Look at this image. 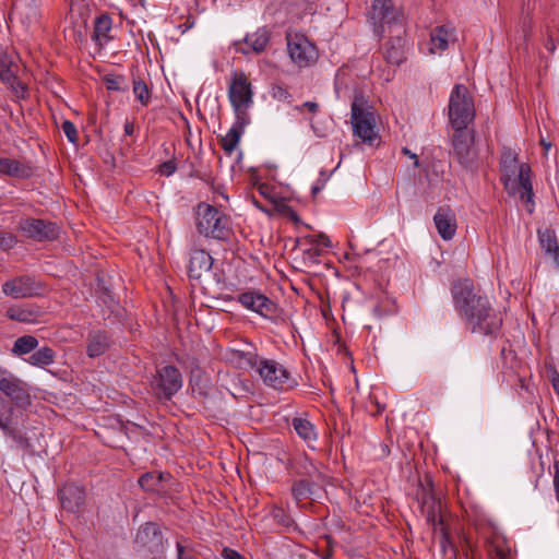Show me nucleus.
I'll return each instance as SVG.
<instances>
[{
  "mask_svg": "<svg viewBox=\"0 0 559 559\" xmlns=\"http://www.w3.org/2000/svg\"><path fill=\"white\" fill-rule=\"evenodd\" d=\"M370 14L374 23L392 24L399 19L392 0H372Z\"/></svg>",
  "mask_w": 559,
  "mask_h": 559,
  "instance_id": "obj_22",
  "label": "nucleus"
},
{
  "mask_svg": "<svg viewBox=\"0 0 559 559\" xmlns=\"http://www.w3.org/2000/svg\"><path fill=\"white\" fill-rule=\"evenodd\" d=\"M283 213L288 216L293 222H299V216L295 210H293L290 206L285 205L283 207Z\"/></svg>",
  "mask_w": 559,
  "mask_h": 559,
  "instance_id": "obj_53",
  "label": "nucleus"
},
{
  "mask_svg": "<svg viewBox=\"0 0 559 559\" xmlns=\"http://www.w3.org/2000/svg\"><path fill=\"white\" fill-rule=\"evenodd\" d=\"M197 228L204 237L226 240L231 234L229 217L217 207L201 202L195 209Z\"/></svg>",
  "mask_w": 559,
  "mask_h": 559,
  "instance_id": "obj_3",
  "label": "nucleus"
},
{
  "mask_svg": "<svg viewBox=\"0 0 559 559\" xmlns=\"http://www.w3.org/2000/svg\"><path fill=\"white\" fill-rule=\"evenodd\" d=\"M322 190V185H313L311 188L312 197H316L318 193H320Z\"/></svg>",
  "mask_w": 559,
  "mask_h": 559,
  "instance_id": "obj_62",
  "label": "nucleus"
},
{
  "mask_svg": "<svg viewBox=\"0 0 559 559\" xmlns=\"http://www.w3.org/2000/svg\"><path fill=\"white\" fill-rule=\"evenodd\" d=\"M242 133L243 132H241L240 130L236 129L235 127H231L226 133V135L222 136L219 140L222 148L228 154L233 153L234 150L237 147Z\"/></svg>",
  "mask_w": 559,
  "mask_h": 559,
  "instance_id": "obj_38",
  "label": "nucleus"
},
{
  "mask_svg": "<svg viewBox=\"0 0 559 559\" xmlns=\"http://www.w3.org/2000/svg\"><path fill=\"white\" fill-rule=\"evenodd\" d=\"M177 169L175 159L164 162L159 165L158 171L162 176H171Z\"/></svg>",
  "mask_w": 559,
  "mask_h": 559,
  "instance_id": "obj_46",
  "label": "nucleus"
},
{
  "mask_svg": "<svg viewBox=\"0 0 559 559\" xmlns=\"http://www.w3.org/2000/svg\"><path fill=\"white\" fill-rule=\"evenodd\" d=\"M316 473H318L317 467L312 464V462L305 457L302 461V471H297V474L312 477Z\"/></svg>",
  "mask_w": 559,
  "mask_h": 559,
  "instance_id": "obj_48",
  "label": "nucleus"
},
{
  "mask_svg": "<svg viewBox=\"0 0 559 559\" xmlns=\"http://www.w3.org/2000/svg\"><path fill=\"white\" fill-rule=\"evenodd\" d=\"M292 427L308 443L317 439L314 426L308 419L295 417L292 420Z\"/></svg>",
  "mask_w": 559,
  "mask_h": 559,
  "instance_id": "obj_32",
  "label": "nucleus"
},
{
  "mask_svg": "<svg viewBox=\"0 0 559 559\" xmlns=\"http://www.w3.org/2000/svg\"><path fill=\"white\" fill-rule=\"evenodd\" d=\"M453 306L472 333L497 336L502 325L501 316L488 297L476 289L471 280H457L451 285Z\"/></svg>",
  "mask_w": 559,
  "mask_h": 559,
  "instance_id": "obj_1",
  "label": "nucleus"
},
{
  "mask_svg": "<svg viewBox=\"0 0 559 559\" xmlns=\"http://www.w3.org/2000/svg\"><path fill=\"white\" fill-rule=\"evenodd\" d=\"M169 478V473L152 471L142 474L138 483L140 487L145 491L160 492L164 490L163 483Z\"/></svg>",
  "mask_w": 559,
  "mask_h": 559,
  "instance_id": "obj_26",
  "label": "nucleus"
},
{
  "mask_svg": "<svg viewBox=\"0 0 559 559\" xmlns=\"http://www.w3.org/2000/svg\"><path fill=\"white\" fill-rule=\"evenodd\" d=\"M438 523H439L438 532L433 533V534L438 536L440 551L443 557L449 556L450 558H455L456 557V547L450 536L449 530L444 523V519H439Z\"/></svg>",
  "mask_w": 559,
  "mask_h": 559,
  "instance_id": "obj_30",
  "label": "nucleus"
},
{
  "mask_svg": "<svg viewBox=\"0 0 559 559\" xmlns=\"http://www.w3.org/2000/svg\"><path fill=\"white\" fill-rule=\"evenodd\" d=\"M11 86V88L13 90L15 96L17 98H25L26 95H27V86L22 83L17 78H16V82H14V84H9Z\"/></svg>",
  "mask_w": 559,
  "mask_h": 559,
  "instance_id": "obj_49",
  "label": "nucleus"
},
{
  "mask_svg": "<svg viewBox=\"0 0 559 559\" xmlns=\"http://www.w3.org/2000/svg\"><path fill=\"white\" fill-rule=\"evenodd\" d=\"M237 301L246 309L254 311L266 319H273L277 312L276 304L259 290L241 293L238 295Z\"/></svg>",
  "mask_w": 559,
  "mask_h": 559,
  "instance_id": "obj_14",
  "label": "nucleus"
},
{
  "mask_svg": "<svg viewBox=\"0 0 559 559\" xmlns=\"http://www.w3.org/2000/svg\"><path fill=\"white\" fill-rule=\"evenodd\" d=\"M428 486L429 489L423 487V493L419 498L421 500V513L425 515L427 523L432 526L433 533H437L439 528L438 520L443 519L441 514L442 504L431 491V480H428Z\"/></svg>",
  "mask_w": 559,
  "mask_h": 559,
  "instance_id": "obj_16",
  "label": "nucleus"
},
{
  "mask_svg": "<svg viewBox=\"0 0 559 559\" xmlns=\"http://www.w3.org/2000/svg\"><path fill=\"white\" fill-rule=\"evenodd\" d=\"M377 411L373 413V415H378L384 411V406L380 405L379 403H376Z\"/></svg>",
  "mask_w": 559,
  "mask_h": 559,
  "instance_id": "obj_64",
  "label": "nucleus"
},
{
  "mask_svg": "<svg viewBox=\"0 0 559 559\" xmlns=\"http://www.w3.org/2000/svg\"><path fill=\"white\" fill-rule=\"evenodd\" d=\"M133 94L135 98L143 105L147 106L152 98V93L147 84L142 80H133Z\"/></svg>",
  "mask_w": 559,
  "mask_h": 559,
  "instance_id": "obj_40",
  "label": "nucleus"
},
{
  "mask_svg": "<svg viewBox=\"0 0 559 559\" xmlns=\"http://www.w3.org/2000/svg\"><path fill=\"white\" fill-rule=\"evenodd\" d=\"M403 153L407 156H409L411 158H414L415 159V166H418V159H417V155L416 154H413L408 148L404 147L403 148Z\"/></svg>",
  "mask_w": 559,
  "mask_h": 559,
  "instance_id": "obj_59",
  "label": "nucleus"
},
{
  "mask_svg": "<svg viewBox=\"0 0 559 559\" xmlns=\"http://www.w3.org/2000/svg\"><path fill=\"white\" fill-rule=\"evenodd\" d=\"M247 109L248 108L240 107L238 108V110H234L236 115V120L233 127L240 130L241 132L245 131L246 126L249 123V116L247 114Z\"/></svg>",
  "mask_w": 559,
  "mask_h": 559,
  "instance_id": "obj_42",
  "label": "nucleus"
},
{
  "mask_svg": "<svg viewBox=\"0 0 559 559\" xmlns=\"http://www.w3.org/2000/svg\"><path fill=\"white\" fill-rule=\"evenodd\" d=\"M551 384L554 388V391L559 396V373L555 371L551 377Z\"/></svg>",
  "mask_w": 559,
  "mask_h": 559,
  "instance_id": "obj_54",
  "label": "nucleus"
},
{
  "mask_svg": "<svg viewBox=\"0 0 559 559\" xmlns=\"http://www.w3.org/2000/svg\"><path fill=\"white\" fill-rule=\"evenodd\" d=\"M332 555H333V550L332 549H329L326 548L325 550L322 551V554L320 555V557L322 559H331L332 558Z\"/></svg>",
  "mask_w": 559,
  "mask_h": 559,
  "instance_id": "obj_60",
  "label": "nucleus"
},
{
  "mask_svg": "<svg viewBox=\"0 0 559 559\" xmlns=\"http://www.w3.org/2000/svg\"><path fill=\"white\" fill-rule=\"evenodd\" d=\"M112 31V19L108 13H102L94 20V29L92 39L97 43L100 47L107 45L114 39L111 35Z\"/></svg>",
  "mask_w": 559,
  "mask_h": 559,
  "instance_id": "obj_23",
  "label": "nucleus"
},
{
  "mask_svg": "<svg viewBox=\"0 0 559 559\" xmlns=\"http://www.w3.org/2000/svg\"><path fill=\"white\" fill-rule=\"evenodd\" d=\"M321 255V250L314 245H310V248L304 251V258L309 259L312 262H317L318 258Z\"/></svg>",
  "mask_w": 559,
  "mask_h": 559,
  "instance_id": "obj_50",
  "label": "nucleus"
},
{
  "mask_svg": "<svg viewBox=\"0 0 559 559\" xmlns=\"http://www.w3.org/2000/svg\"><path fill=\"white\" fill-rule=\"evenodd\" d=\"M287 48L292 60L298 67H307L318 58L316 47L306 37L294 40L288 38Z\"/></svg>",
  "mask_w": 559,
  "mask_h": 559,
  "instance_id": "obj_15",
  "label": "nucleus"
},
{
  "mask_svg": "<svg viewBox=\"0 0 559 559\" xmlns=\"http://www.w3.org/2000/svg\"><path fill=\"white\" fill-rule=\"evenodd\" d=\"M537 234L542 249L559 265V246L555 230L549 227L539 228Z\"/></svg>",
  "mask_w": 559,
  "mask_h": 559,
  "instance_id": "obj_27",
  "label": "nucleus"
},
{
  "mask_svg": "<svg viewBox=\"0 0 559 559\" xmlns=\"http://www.w3.org/2000/svg\"><path fill=\"white\" fill-rule=\"evenodd\" d=\"M273 516L274 519L277 521V523L286 526V527H289L293 523V520L285 514L284 510L283 509H275L273 511Z\"/></svg>",
  "mask_w": 559,
  "mask_h": 559,
  "instance_id": "obj_47",
  "label": "nucleus"
},
{
  "mask_svg": "<svg viewBox=\"0 0 559 559\" xmlns=\"http://www.w3.org/2000/svg\"><path fill=\"white\" fill-rule=\"evenodd\" d=\"M46 289V284L31 274L14 276L2 284V293L13 299L39 297Z\"/></svg>",
  "mask_w": 559,
  "mask_h": 559,
  "instance_id": "obj_10",
  "label": "nucleus"
},
{
  "mask_svg": "<svg viewBox=\"0 0 559 559\" xmlns=\"http://www.w3.org/2000/svg\"><path fill=\"white\" fill-rule=\"evenodd\" d=\"M554 488L555 492L559 493V468L556 467L555 476H554Z\"/></svg>",
  "mask_w": 559,
  "mask_h": 559,
  "instance_id": "obj_57",
  "label": "nucleus"
},
{
  "mask_svg": "<svg viewBox=\"0 0 559 559\" xmlns=\"http://www.w3.org/2000/svg\"><path fill=\"white\" fill-rule=\"evenodd\" d=\"M55 361V350L48 346L41 347L36 352L32 353L27 358V362L44 368L51 365Z\"/></svg>",
  "mask_w": 559,
  "mask_h": 559,
  "instance_id": "obj_33",
  "label": "nucleus"
},
{
  "mask_svg": "<svg viewBox=\"0 0 559 559\" xmlns=\"http://www.w3.org/2000/svg\"><path fill=\"white\" fill-rule=\"evenodd\" d=\"M17 243L15 235L9 231H0V251H8Z\"/></svg>",
  "mask_w": 559,
  "mask_h": 559,
  "instance_id": "obj_41",
  "label": "nucleus"
},
{
  "mask_svg": "<svg viewBox=\"0 0 559 559\" xmlns=\"http://www.w3.org/2000/svg\"><path fill=\"white\" fill-rule=\"evenodd\" d=\"M324 539H325V542H326V548H329V549H332V550H333V547H334V545H335V543H334L333 538H332L330 535H325V536H324Z\"/></svg>",
  "mask_w": 559,
  "mask_h": 559,
  "instance_id": "obj_61",
  "label": "nucleus"
},
{
  "mask_svg": "<svg viewBox=\"0 0 559 559\" xmlns=\"http://www.w3.org/2000/svg\"><path fill=\"white\" fill-rule=\"evenodd\" d=\"M405 39L401 34L390 37L383 46V57L390 64L400 66L405 59L404 52Z\"/></svg>",
  "mask_w": 559,
  "mask_h": 559,
  "instance_id": "obj_25",
  "label": "nucleus"
},
{
  "mask_svg": "<svg viewBox=\"0 0 559 559\" xmlns=\"http://www.w3.org/2000/svg\"><path fill=\"white\" fill-rule=\"evenodd\" d=\"M213 265V258L203 249H195L190 252L189 276L199 280Z\"/></svg>",
  "mask_w": 559,
  "mask_h": 559,
  "instance_id": "obj_21",
  "label": "nucleus"
},
{
  "mask_svg": "<svg viewBox=\"0 0 559 559\" xmlns=\"http://www.w3.org/2000/svg\"><path fill=\"white\" fill-rule=\"evenodd\" d=\"M248 362L251 367L257 368L263 383L272 389L289 390L298 384L290 372L274 359H258L257 356H252L248 359Z\"/></svg>",
  "mask_w": 559,
  "mask_h": 559,
  "instance_id": "obj_4",
  "label": "nucleus"
},
{
  "mask_svg": "<svg viewBox=\"0 0 559 559\" xmlns=\"http://www.w3.org/2000/svg\"><path fill=\"white\" fill-rule=\"evenodd\" d=\"M59 499L62 509L76 512L84 504L85 490L75 484H66L59 489Z\"/></svg>",
  "mask_w": 559,
  "mask_h": 559,
  "instance_id": "obj_17",
  "label": "nucleus"
},
{
  "mask_svg": "<svg viewBox=\"0 0 559 559\" xmlns=\"http://www.w3.org/2000/svg\"><path fill=\"white\" fill-rule=\"evenodd\" d=\"M496 557L497 559H510L509 555L501 548H496Z\"/></svg>",
  "mask_w": 559,
  "mask_h": 559,
  "instance_id": "obj_58",
  "label": "nucleus"
},
{
  "mask_svg": "<svg viewBox=\"0 0 559 559\" xmlns=\"http://www.w3.org/2000/svg\"><path fill=\"white\" fill-rule=\"evenodd\" d=\"M319 104L317 102H306L301 104L300 106H296L295 109L298 111H302L304 109H307L310 114L316 115L319 111Z\"/></svg>",
  "mask_w": 559,
  "mask_h": 559,
  "instance_id": "obj_51",
  "label": "nucleus"
},
{
  "mask_svg": "<svg viewBox=\"0 0 559 559\" xmlns=\"http://www.w3.org/2000/svg\"><path fill=\"white\" fill-rule=\"evenodd\" d=\"M312 483L307 479L294 481L292 486V495L297 502L308 499L312 496Z\"/></svg>",
  "mask_w": 559,
  "mask_h": 559,
  "instance_id": "obj_37",
  "label": "nucleus"
},
{
  "mask_svg": "<svg viewBox=\"0 0 559 559\" xmlns=\"http://www.w3.org/2000/svg\"><path fill=\"white\" fill-rule=\"evenodd\" d=\"M110 346V338L105 331L90 333L86 353L95 358L103 355Z\"/></svg>",
  "mask_w": 559,
  "mask_h": 559,
  "instance_id": "obj_28",
  "label": "nucleus"
},
{
  "mask_svg": "<svg viewBox=\"0 0 559 559\" xmlns=\"http://www.w3.org/2000/svg\"><path fill=\"white\" fill-rule=\"evenodd\" d=\"M38 345L35 336L24 335L19 337L13 345L12 352L16 355H25L32 353Z\"/></svg>",
  "mask_w": 559,
  "mask_h": 559,
  "instance_id": "obj_35",
  "label": "nucleus"
},
{
  "mask_svg": "<svg viewBox=\"0 0 559 559\" xmlns=\"http://www.w3.org/2000/svg\"><path fill=\"white\" fill-rule=\"evenodd\" d=\"M243 40L252 51L261 53L270 41V32L266 27H261L255 33L247 35Z\"/></svg>",
  "mask_w": 559,
  "mask_h": 559,
  "instance_id": "obj_31",
  "label": "nucleus"
},
{
  "mask_svg": "<svg viewBox=\"0 0 559 559\" xmlns=\"http://www.w3.org/2000/svg\"><path fill=\"white\" fill-rule=\"evenodd\" d=\"M102 80L108 91L126 92L129 88L128 81L122 74L107 73Z\"/></svg>",
  "mask_w": 559,
  "mask_h": 559,
  "instance_id": "obj_34",
  "label": "nucleus"
},
{
  "mask_svg": "<svg viewBox=\"0 0 559 559\" xmlns=\"http://www.w3.org/2000/svg\"><path fill=\"white\" fill-rule=\"evenodd\" d=\"M540 144L543 145V147L545 148V152L547 153L550 147H551V143L547 142L545 139H540Z\"/></svg>",
  "mask_w": 559,
  "mask_h": 559,
  "instance_id": "obj_63",
  "label": "nucleus"
},
{
  "mask_svg": "<svg viewBox=\"0 0 559 559\" xmlns=\"http://www.w3.org/2000/svg\"><path fill=\"white\" fill-rule=\"evenodd\" d=\"M453 28L448 25H441L435 27L430 33V51L436 53L437 51H443L449 46V40L453 35Z\"/></svg>",
  "mask_w": 559,
  "mask_h": 559,
  "instance_id": "obj_29",
  "label": "nucleus"
},
{
  "mask_svg": "<svg viewBox=\"0 0 559 559\" xmlns=\"http://www.w3.org/2000/svg\"><path fill=\"white\" fill-rule=\"evenodd\" d=\"M123 130L126 135H132L134 133V123L132 121H126Z\"/></svg>",
  "mask_w": 559,
  "mask_h": 559,
  "instance_id": "obj_55",
  "label": "nucleus"
},
{
  "mask_svg": "<svg viewBox=\"0 0 559 559\" xmlns=\"http://www.w3.org/2000/svg\"><path fill=\"white\" fill-rule=\"evenodd\" d=\"M475 118L473 98L463 84H456L449 99V120L454 130L466 129Z\"/></svg>",
  "mask_w": 559,
  "mask_h": 559,
  "instance_id": "obj_5",
  "label": "nucleus"
},
{
  "mask_svg": "<svg viewBox=\"0 0 559 559\" xmlns=\"http://www.w3.org/2000/svg\"><path fill=\"white\" fill-rule=\"evenodd\" d=\"M16 75L12 70V61L5 53H0V80L7 84H14Z\"/></svg>",
  "mask_w": 559,
  "mask_h": 559,
  "instance_id": "obj_39",
  "label": "nucleus"
},
{
  "mask_svg": "<svg viewBox=\"0 0 559 559\" xmlns=\"http://www.w3.org/2000/svg\"><path fill=\"white\" fill-rule=\"evenodd\" d=\"M253 92L248 76L243 72H234L228 87V98L234 108H249L253 100Z\"/></svg>",
  "mask_w": 559,
  "mask_h": 559,
  "instance_id": "obj_13",
  "label": "nucleus"
},
{
  "mask_svg": "<svg viewBox=\"0 0 559 559\" xmlns=\"http://www.w3.org/2000/svg\"><path fill=\"white\" fill-rule=\"evenodd\" d=\"M501 181L504 188L519 194L525 203L527 212L532 213L534 207V192L531 180V167L528 164H519L518 154L504 147L500 157Z\"/></svg>",
  "mask_w": 559,
  "mask_h": 559,
  "instance_id": "obj_2",
  "label": "nucleus"
},
{
  "mask_svg": "<svg viewBox=\"0 0 559 559\" xmlns=\"http://www.w3.org/2000/svg\"><path fill=\"white\" fill-rule=\"evenodd\" d=\"M43 311L40 307L28 304V305H14L7 309L5 316L20 323H35L41 317Z\"/></svg>",
  "mask_w": 559,
  "mask_h": 559,
  "instance_id": "obj_20",
  "label": "nucleus"
},
{
  "mask_svg": "<svg viewBox=\"0 0 559 559\" xmlns=\"http://www.w3.org/2000/svg\"><path fill=\"white\" fill-rule=\"evenodd\" d=\"M438 234L443 240H451L456 233V217L450 207H439L433 216Z\"/></svg>",
  "mask_w": 559,
  "mask_h": 559,
  "instance_id": "obj_18",
  "label": "nucleus"
},
{
  "mask_svg": "<svg viewBox=\"0 0 559 559\" xmlns=\"http://www.w3.org/2000/svg\"><path fill=\"white\" fill-rule=\"evenodd\" d=\"M272 96L277 100H287L290 97L289 92L282 85H273L271 90Z\"/></svg>",
  "mask_w": 559,
  "mask_h": 559,
  "instance_id": "obj_45",
  "label": "nucleus"
},
{
  "mask_svg": "<svg viewBox=\"0 0 559 559\" xmlns=\"http://www.w3.org/2000/svg\"><path fill=\"white\" fill-rule=\"evenodd\" d=\"M329 175H326L324 171H321L320 178L317 180L316 185H322V189L324 188L326 181L329 180Z\"/></svg>",
  "mask_w": 559,
  "mask_h": 559,
  "instance_id": "obj_56",
  "label": "nucleus"
},
{
  "mask_svg": "<svg viewBox=\"0 0 559 559\" xmlns=\"http://www.w3.org/2000/svg\"><path fill=\"white\" fill-rule=\"evenodd\" d=\"M305 240L310 245H314L319 248V246H323L324 248H331L332 243L330 238L325 234H319L317 236L306 237Z\"/></svg>",
  "mask_w": 559,
  "mask_h": 559,
  "instance_id": "obj_44",
  "label": "nucleus"
},
{
  "mask_svg": "<svg viewBox=\"0 0 559 559\" xmlns=\"http://www.w3.org/2000/svg\"><path fill=\"white\" fill-rule=\"evenodd\" d=\"M35 173V167L29 162H21L14 158L0 157V175L17 179H28Z\"/></svg>",
  "mask_w": 559,
  "mask_h": 559,
  "instance_id": "obj_19",
  "label": "nucleus"
},
{
  "mask_svg": "<svg viewBox=\"0 0 559 559\" xmlns=\"http://www.w3.org/2000/svg\"><path fill=\"white\" fill-rule=\"evenodd\" d=\"M134 549L143 552L152 559H163L166 552L167 540L155 522H146L141 525L133 540Z\"/></svg>",
  "mask_w": 559,
  "mask_h": 559,
  "instance_id": "obj_6",
  "label": "nucleus"
},
{
  "mask_svg": "<svg viewBox=\"0 0 559 559\" xmlns=\"http://www.w3.org/2000/svg\"><path fill=\"white\" fill-rule=\"evenodd\" d=\"M177 559H198L197 550L191 539L180 537L176 542Z\"/></svg>",
  "mask_w": 559,
  "mask_h": 559,
  "instance_id": "obj_36",
  "label": "nucleus"
},
{
  "mask_svg": "<svg viewBox=\"0 0 559 559\" xmlns=\"http://www.w3.org/2000/svg\"><path fill=\"white\" fill-rule=\"evenodd\" d=\"M366 102L362 95H355L352 103V124L354 135L370 145L378 138L376 132V118L371 107H365Z\"/></svg>",
  "mask_w": 559,
  "mask_h": 559,
  "instance_id": "obj_7",
  "label": "nucleus"
},
{
  "mask_svg": "<svg viewBox=\"0 0 559 559\" xmlns=\"http://www.w3.org/2000/svg\"><path fill=\"white\" fill-rule=\"evenodd\" d=\"M0 377V393L9 402L12 411L14 407L26 409L31 405V386L24 380L7 369H2Z\"/></svg>",
  "mask_w": 559,
  "mask_h": 559,
  "instance_id": "obj_9",
  "label": "nucleus"
},
{
  "mask_svg": "<svg viewBox=\"0 0 559 559\" xmlns=\"http://www.w3.org/2000/svg\"><path fill=\"white\" fill-rule=\"evenodd\" d=\"M222 557L224 559H246L241 554H239L237 550H234L231 548H224L222 551Z\"/></svg>",
  "mask_w": 559,
  "mask_h": 559,
  "instance_id": "obj_52",
  "label": "nucleus"
},
{
  "mask_svg": "<svg viewBox=\"0 0 559 559\" xmlns=\"http://www.w3.org/2000/svg\"><path fill=\"white\" fill-rule=\"evenodd\" d=\"M12 421V407L9 402H5L0 406V429L5 436L13 439V441L20 447H27V438L15 428H11Z\"/></svg>",
  "mask_w": 559,
  "mask_h": 559,
  "instance_id": "obj_24",
  "label": "nucleus"
},
{
  "mask_svg": "<svg viewBox=\"0 0 559 559\" xmlns=\"http://www.w3.org/2000/svg\"><path fill=\"white\" fill-rule=\"evenodd\" d=\"M474 132L466 129L455 130L453 135V155L462 167L476 170L478 167V153L474 147Z\"/></svg>",
  "mask_w": 559,
  "mask_h": 559,
  "instance_id": "obj_11",
  "label": "nucleus"
},
{
  "mask_svg": "<svg viewBox=\"0 0 559 559\" xmlns=\"http://www.w3.org/2000/svg\"><path fill=\"white\" fill-rule=\"evenodd\" d=\"M61 129L71 143L78 142V131L73 122H71L70 120H64L61 124Z\"/></svg>",
  "mask_w": 559,
  "mask_h": 559,
  "instance_id": "obj_43",
  "label": "nucleus"
},
{
  "mask_svg": "<svg viewBox=\"0 0 559 559\" xmlns=\"http://www.w3.org/2000/svg\"><path fill=\"white\" fill-rule=\"evenodd\" d=\"M19 227L26 237L36 241H52L58 239L60 234L56 223L41 218L27 217L20 222Z\"/></svg>",
  "mask_w": 559,
  "mask_h": 559,
  "instance_id": "obj_12",
  "label": "nucleus"
},
{
  "mask_svg": "<svg viewBox=\"0 0 559 559\" xmlns=\"http://www.w3.org/2000/svg\"><path fill=\"white\" fill-rule=\"evenodd\" d=\"M182 374L180 370L171 365L156 369L150 386L154 395L160 401H169L182 388Z\"/></svg>",
  "mask_w": 559,
  "mask_h": 559,
  "instance_id": "obj_8",
  "label": "nucleus"
}]
</instances>
